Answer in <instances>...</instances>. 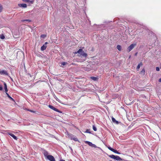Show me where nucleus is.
<instances>
[{"instance_id": "f257e3e1", "label": "nucleus", "mask_w": 161, "mask_h": 161, "mask_svg": "<svg viewBox=\"0 0 161 161\" xmlns=\"http://www.w3.org/2000/svg\"><path fill=\"white\" fill-rule=\"evenodd\" d=\"M108 156L111 158L117 161H120L122 159L118 156H115L114 155H109Z\"/></svg>"}, {"instance_id": "f03ea898", "label": "nucleus", "mask_w": 161, "mask_h": 161, "mask_svg": "<svg viewBox=\"0 0 161 161\" xmlns=\"http://www.w3.org/2000/svg\"><path fill=\"white\" fill-rule=\"evenodd\" d=\"M136 44H131L129 47H128L127 48V50L128 52L131 51L136 46Z\"/></svg>"}, {"instance_id": "7ed1b4c3", "label": "nucleus", "mask_w": 161, "mask_h": 161, "mask_svg": "<svg viewBox=\"0 0 161 161\" xmlns=\"http://www.w3.org/2000/svg\"><path fill=\"white\" fill-rule=\"evenodd\" d=\"M85 142L86 143H87L89 146H90L95 148L97 147L94 144H93L91 142L88 141H85Z\"/></svg>"}, {"instance_id": "20e7f679", "label": "nucleus", "mask_w": 161, "mask_h": 161, "mask_svg": "<svg viewBox=\"0 0 161 161\" xmlns=\"http://www.w3.org/2000/svg\"><path fill=\"white\" fill-rule=\"evenodd\" d=\"M47 158L50 161H55L54 157L52 155H48L47 156Z\"/></svg>"}, {"instance_id": "39448f33", "label": "nucleus", "mask_w": 161, "mask_h": 161, "mask_svg": "<svg viewBox=\"0 0 161 161\" xmlns=\"http://www.w3.org/2000/svg\"><path fill=\"white\" fill-rule=\"evenodd\" d=\"M48 107L51 109H53V110L55 111H56V112H59V113H61L58 110V109L55 108V107H54L53 106H52V105H48Z\"/></svg>"}, {"instance_id": "423d86ee", "label": "nucleus", "mask_w": 161, "mask_h": 161, "mask_svg": "<svg viewBox=\"0 0 161 161\" xmlns=\"http://www.w3.org/2000/svg\"><path fill=\"white\" fill-rule=\"evenodd\" d=\"M47 42L45 43L42 46L41 48V50L42 51L45 50L47 48Z\"/></svg>"}, {"instance_id": "0eeeda50", "label": "nucleus", "mask_w": 161, "mask_h": 161, "mask_svg": "<svg viewBox=\"0 0 161 161\" xmlns=\"http://www.w3.org/2000/svg\"><path fill=\"white\" fill-rule=\"evenodd\" d=\"M0 74L7 75L8 74L7 71L5 70H0Z\"/></svg>"}, {"instance_id": "6e6552de", "label": "nucleus", "mask_w": 161, "mask_h": 161, "mask_svg": "<svg viewBox=\"0 0 161 161\" xmlns=\"http://www.w3.org/2000/svg\"><path fill=\"white\" fill-rule=\"evenodd\" d=\"M8 134L12 137L14 139L16 140H17V137L13 134L9 133H8Z\"/></svg>"}, {"instance_id": "1a4fd4ad", "label": "nucleus", "mask_w": 161, "mask_h": 161, "mask_svg": "<svg viewBox=\"0 0 161 161\" xmlns=\"http://www.w3.org/2000/svg\"><path fill=\"white\" fill-rule=\"evenodd\" d=\"M18 6L20 7H22L24 8H25L27 7L26 4L25 3L19 4Z\"/></svg>"}, {"instance_id": "9d476101", "label": "nucleus", "mask_w": 161, "mask_h": 161, "mask_svg": "<svg viewBox=\"0 0 161 161\" xmlns=\"http://www.w3.org/2000/svg\"><path fill=\"white\" fill-rule=\"evenodd\" d=\"M112 122L114 123H115L116 124H118L119 123V122L118 121L116 120L113 117H112Z\"/></svg>"}, {"instance_id": "9b49d317", "label": "nucleus", "mask_w": 161, "mask_h": 161, "mask_svg": "<svg viewBox=\"0 0 161 161\" xmlns=\"http://www.w3.org/2000/svg\"><path fill=\"white\" fill-rule=\"evenodd\" d=\"M3 84L4 85V89L5 90V92L6 93H8L7 92L8 91V89H7V86L5 82H4Z\"/></svg>"}, {"instance_id": "f8f14e48", "label": "nucleus", "mask_w": 161, "mask_h": 161, "mask_svg": "<svg viewBox=\"0 0 161 161\" xmlns=\"http://www.w3.org/2000/svg\"><path fill=\"white\" fill-rule=\"evenodd\" d=\"M80 54L85 57V58H86L87 56V54L86 53H84L83 51H82V52L80 53Z\"/></svg>"}, {"instance_id": "ddd939ff", "label": "nucleus", "mask_w": 161, "mask_h": 161, "mask_svg": "<svg viewBox=\"0 0 161 161\" xmlns=\"http://www.w3.org/2000/svg\"><path fill=\"white\" fill-rule=\"evenodd\" d=\"M43 154L45 157L46 158H47V156L49 155H48V153L45 150L44 151Z\"/></svg>"}, {"instance_id": "4468645a", "label": "nucleus", "mask_w": 161, "mask_h": 161, "mask_svg": "<svg viewBox=\"0 0 161 161\" xmlns=\"http://www.w3.org/2000/svg\"><path fill=\"white\" fill-rule=\"evenodd\" d=\"M90 78L94 81H97L98 79V78L97 77H94V76H92V77H90Z\"/></svg>"}, {"instance_id": "2eb2a0df", "label": "nucleus", "mask_w": 161, "mask_h": 161, "mask_svg": "<svg viewBox=\"0 0 161 161\" xmlns=\"http://www.w3.org/2000/svg\"><path fill=\"white\" fill-rule=\"evenodd\" d=\"M68 137L71 140H72L73 138L74 137V136L71 134H68Z\"/></svg>"}, {"instance_id": "dca6fc26", "label": "nucleus", "mask_w": 161, "mask_h": 161, "mask_svg": "<svg viewBox=\"0 0 161 161\" xmlns=\"http://www.w3.org/2000/svg\"><path fill=\"white\" fill-rule=\"evenodd\" d=\"M83 50L81 49H79L77 52H75V53H78L79 54H80V53L82 52Z\"/></svg>"}, {"instance_id": "f3484780", "label": "nucleus", "mask_w": 161, "mask_h": 161, "mask_svg": "<svg viewBox=\"0 0 161 161\" xmlns=\"http://www.w3.org/2000/svg\"><path fill=\"white\" fill-rule=\"evenodd\" d=\"M142 65V63H139L137 65V69L138 70L140 68L141 66Z\"/></svg>"}, {"instance_id": "a211bd4d", "label": "nucleus", "mask_w": 161, "mask_h": 161, "mask_svg": "<svg viewBox=\"0 0 161 161\" xmlns=\"http://www.w3.org/2000/svg\"><path fill=\"white\" fill-rule=\"evenodd\" d=\"M6 94H7L8 97L11 100L13 101H14V99L12 97H11L8 94V93H6Z\"/></svg>"}, {"instance_id": "6ab92c4d", "label": "nucleus", "mask_w": 161, "mask_h": 161, "mask_svg": "<svg viewBox=\"0 0 161 161\" xmlns=\"http://www.w3.org/2000/svg\"><path fill=\"white\" fill-rule=\"evenodd\" d=\"M31 20L29 19H23L21 20L22 22L27 21L29 22H31Z\"/></svg>"}, {"instance_id": "aec40b11", "label": "nucleus", "mask_w": 161, "mask_h": 161, "mask_svg": "<svg viewBox=\"0 0 161 161\" xmlns=\"http://www.w3.org/2000/svg\"><path fill=\"white\" fill-rule=\"evenodd\" d=\"M117 48L119 51H120L121 50V47L120 45H118L117 46Z\"/></svg>"}, {"instance_id": "412c9836", "label": "nucleus", "mask_w": 161, "mask_h": 161, "mask_svg": "<svg viewBox=\"0 0 161 161\" xmlns=\"http://www.w3.org/2000/svg\"><path fill=\"white\" fill-rule=\"evenodd\" d=\"M112 152L114 153H115L118 154H119L120 153L118 152L116 150L113 149V150L112 151Z\"/></svg>"}, {"instance_id": "4be33fe9", "label": "nucleus", "mask_w": 161, "mask_h": 161, "mask_svg": "<svg viewBox=\"0 0 161 161\" xmlns=\"http://www.w3.org/2000/svg\"><path fill=\"white\" fill-rule=\"evenodd\" d=\"M145 73V70L144 69H143L142 70L141 72L140 73L143 75H144Z\"/></svg>"}, {"instance_id": "5701e85b", "label": "nucleus", "mask_w": 161, "mask_h": 161, "mask_svg": "<svg viewBox=\"0 0 161 161\" xmlns=\"http://www.w3.org/2000/svg\"><path fill=\"white\" fill-rule=\"evenodd\" d=\"M72 140H73L75 141H78V139L77 138H76L75 137H74L73 138Z\"/></svg>"}, {"instance_id": "b1692460", "label": "nucleus", "mask_w": 161, "mask_h": 161, "mask_svg": "<svg viewBox=\"0 0 161 161\" xmlns=\"http://www.w3.org/2000/svg\"><path fill=\"white\" fill-rule=\"evenodd\" d=\"M0 38L1 39H4L5 38L4 36L2 34L0 35Z\"/></svg>"}, {"instance_id": "393cba45", "label": "nucleus", "mask_w": 161, "mask_h": 161, "mask_svg": "<svg viewBox=\"0 0 161 161\" xmlns=\"http://www.w3.org/2000/svg\"><path fill=\"white\" fill-rule=\"evenodd\" d=\"M92 128L94 131H97V128L94 125L93 126Z\"/></svg>"}, {"instance_id": "a878e982", "label": "nucleus", "mask_w": 161, "mask_h": 161, "mask_svg": "<svg viewBox=\"0 0 161 161\" xmlns=\"http://www.w3.org/2000/svg\"><path fill=\"white\" fill-rule=\"evenodd\" d=\"M108 148L110 150H111V151H112L113 150V148H112L111 147H108Z\"/></svg>"}, {"instance_id": "bb28decb", "label": "nucleus", "mask_w": 161, "mask_h": 161, "mask_svg": "<svg viewBox=\"0 0 161 161\" xmlns=\"http://www.w3.org/2000/svg\"><path fill=\"white\" fill-rule=\"evenodd\" d=\"M3 10V7L0 4V12H1Z\"/></svg>"}, {"instance_id": "cd10ccee", "label": "nucleus", "mask_w": 161, "mask_h": 161, "mask_svg": "<svg viewBox=\"0 0 161 161\" xmlns=\"http://www.w3.org/2000/svg\"><path fill=\"white\" fill-rule=\"evenodd\" d=\"M67 64V63L66 62H63L61 63V64L62 65H65Z\"/></svg>"}, {"instance_id": "c85d7f7f", "label": "nucleus", "mask_w": 161, "mask_h": 161, "mask_svg": "<svg viewBox=\"0 0 161 161\" xmlns=\"http://www.w3.org/2000/svg\"><path fill=\"white\" fill-rule=\"evenodd\" d=\"M156 69L157 71H159V68L158 67H156Z\"/></svg>"}, {"instance_id": "c756f323", "label": "nucleus", "mask_w": 161, "mask_h": 161, "mask_svg": "<svg viewBox=\"0 0 161 161\" xmlns=\"http://www.w3.org/2000/svg\"><path fill=\"white\" fill-rule=\"evenodd\" d=\"M28 110L31 112H32V113H35V111H34L31 110Z\"/></svg>"}, {"instance_id": "7c9ffc66", "label": "nucleus", "mask_w": 161, "mask_h": 161, "mask_svg": "<svg viewBox=\"0 0 161 161\" xmlns=\"http://www.w3.org/2000/svg\"><path fill=\"white\" fill-rule=\"evenodd\" d=\"M3 90V87L0 84V91Z\"/></svg>"}, {"instance_id": "2f4dec72", "label": "nucleus", "mask_w": 161, "mask_h": 161, "mask_svg": "<svg viewBox=\"0 0 161 161\" xmlns=\"http://www.w3.org/2000/svg\"><path fill=\"white\" fill-rule=\"evenodd\" d=\"M23 1L26 2H28L29 0H23Z\"/></svg>"}, {"instance_id": "473e14b6", "label": "nucleus", "mask_w": 161, "mask_h": 161, "mask_svg": "<svg viewBox=\"0 0 161 161\" xmlns=\"http://www.w3.org/2000/svg\"><path fill=\"white\" fill-rule=\"evenodd\" d=\"M45 36L44 35H41V37H44Z\"/></svg>"}, {"instance_id": "72a5a7b5", "label": "nucleus", "mask_w": 161, "mask_h": 161, "mask_svg": "<svg viewBox=\"0 0 161 161\" xmlns=\"http://www.w3.org/2000/svg\"><path fill=\"white\" fill-rule=\"evenodd\" d=\"M86 132H87V133H90L89 131V130H86Z\"/></svg>"}, {"instance_id": "f704fd0d", "label": "nucleus", "mask_w": 161, "mask_h": 161, "mask_svg": "<svg viewBox=\"0 0 161 161\" xmlns=\"http://www.w3.org/2000/svg\"><path fill=\"white\" fill-rule=\"evenodd\" d=\"M158 81L159 82H161V78L159 79Z\"/></svg>"}, {"instance_id": "c9c22d12", "label": "nucleus", "mask_w": 161, "mask_h": 161, "mask_svg": "<svg viewBox=\"0 0 161 161\" xmlns=\"http://www.w3.org/2000/svg\"><path fill=\"white\" fill-rule=\"evenodd\" d=\"M60 161H65L64 160H60Z\"/></svg>"}, {"instance_id": "e433bc0d", "label": "nucleus", "mask_w": 161, "mask_h": 161, "mask_svg": "<svg viewBox=\"0 0 161 161\" xmlns=\"http://www.w3.org/2000/svg\"><path fill=\"white\" fill-rule=\"evenodd\" d=\"M137 53H136V54H135V55H136Z\"/></svg>"}]
</instances>
